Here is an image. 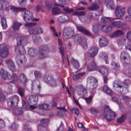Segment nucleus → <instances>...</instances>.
I'll use <instances>...</instances> for the list:
<instances>
[{
	"label": "nucleus",
	"mask_w": 131,
	"mask_h": 131,
	"mask_svg": "<svg viewBox=\"0 0 131 131\" xmlns=\"http://www.w3.org/2000/svg\"><path fill=\"white\" fill-rule=\"evenodd\" d=\"M27 37L23 36H19L17 37V45L15 48V52L18 53H24L25 50L23 45H25L27 43Z\"/></svg>",
	"instance_id": "f257e3e1"
},
{
	"label": "nucleus",
	"mask_w": 131,
	"mask_h": 131,
	"mask_svg": "<svg viewBox=\"0 0 131 131\" xmlns=\"http://www.w3.org/2000/svg\"><path fill=\"white\" fill-rule=\"evenodd\" d=\"M103 116L108 122L112 121L116 117L115 113L110 109L108 105L104 106Z\"/></svg>",
	"instance_id": "f03ea898"
},
{
	"label": "nucleus",
	"mask_w": 131,
	"mask_h": 131,
	"mask_svg": "<svg viewBox=\"0 0 131 131\" xmlns=\"http://www.w3.org/2000/svg\"><path fill=\"white\" fill-rule=\"evenodd\" d=\"M123 83L119 81H115L113 84V87L115 90L119 93H122L124 89L126 90L124 88L123 85Z\"/></svg>",
	"instance_id": "7ed1b4c3"
},
{
	"label": "nucleus",
	"mask_w": 131,
	"mask_h": 131,
	"mask_svg": "<svg viewBox=\"0 0 131 131\" xmlns=\"http://www.w3.org/2000/svg\"><path fill=\"white\" fill-rule=\"evenodd\" d=\"M19 101L18 97L17 95H14L9 98L7 102V104L9 107H12L14 105H17Z\"/></svg>",
	"instance_id": "20e7f679"
},
{
	"label": "nucleus",
	"mask_w": 131,
	"mask_h": 131,
	"mask_svg": "<svg viewBox=\"0 0 131 131\" xmlns=\"http://www.w3.org/2000/svg\"><path fill=\"white\" fill-rule=\"evenodd\" d=\"M0 56L5 58L8 56L9 54L8 49L6 45L2 44L0 45Z\"/></svg>",
	"instance_id": "39448f33"
},
{
	"label": "nucleus",
	"mask_w": 131,
	"mask_h": 131,
	"mask_svg": "<svg viewBox=\"0 0 131 131\" xmlns=\"http://www.w3.org/2000/svg\"><path fill=\"white\" fill-rule=\"evenodd\" d=\"M49 120L48 119H43L40 121V124L38 125V131L40 130H44V129H46V127L49 122Z\"/></svg>",
	"instance_id": "423d86ee"
},
{
	"label": "nucleus",
	"mask_w": 131,
	"mask_h": 131,
	"mask_svg": "<svg viewBox=\"0 0 131 131\" xmlns=\"http://www.w3.org/2000/svg\"><path fill=\"white\" fill-rule=\"evenodd\" d=\"M22 15L24 20L25 21L31 19L33 17L32 12L28 11H23Z\"/></svg>",
	"instance_id": "0eeeda50"
},
{
	"label": "nucleus",
	"mask_w": 131,
	"mask_h": 131,
	"mask_svg": "<svg viewBox=\"0 0 131 131\" xmlns=\"http://www.w3.org/2000/svg\"><path fill=\"white\" fill-rule=\"evenodd\" d=\"M125 9L124 7H122L120 6H118L116 8L115 15L118 17L119 18L122 16L125 12Z\"/></svg>",
	"instance_id": "6e6552de"
},
{
	"label": "nucleus",
	"mask_w": 131,
	"mask_h": 131,
	"mask_svg": "<svg viewBox=\"0 0 131 131\" xmlns=\"http://www.w3.org/2000/svg\"><path fill=\"white\" fill-rule=\"evenodd\" d=\"M128 56V53L124 51L122 52L120 56L121 60L126 64L129 63L130 62V60L127 58Z\"/></svg>",
	"instance_id": "1a4fd4ad"
},
{
	"label": "nucleus",
	"mask_w": 131,
	"mask_h": 131,
	"mask_svg": "<svg viewBox=\"0 0 131 131\" xmlns=\"http://www.w3.org/2000/svg\"><path fill=\"white\" fill-rule=\"evenodd\" d=\"M63 34L67 38H70L72 37L73 35V31L68 28H65L63 30Z\"/></svg>",
	"instance_id": "9d476101"
},
{
	"label": "nucleus",
	"mask_w": 131,
	"mask_h": 131,
	"mask_svg": "<svg viewBox=\"0 0 131 131\" xmlns=\"http://www.w3.org/2000/svg\"><path fill=\"white\" fill-rule=\"evenodd\" d=\"M111 26L112 27V28H115L117 29H119L123 26V24L122 22L119 21H115L113 22L111 24Z\"/></svg>",
	"instance_id": "9b49d317"
},
{
	"label": "nucleus",
	"mask_w": 131,
	"mask_h": 131,
	"mask_svg": "<svg viewBox=\"0 0 131 131\" xmlns=\"http://www.w3.org/2000/svg\"><path fill=\"white\" fill-rule=\"evenodd\" d=\"M9 7L8 3L5 0L0 1V9L4 10Z\"/></svg>",
	"instance_id": "f8f14e48"
},
{
	"label": "nucleus",
	"mask_w": 131,
	"mask_h": 131,
	"mask_svg": "<svg viewBox=\"0 0 131 131\" xmlns=\"http://www.w3.org/2000/svg\"><path fill=\"white\" fill-rule=\"evenodd\" d=\"M77 29L79 31L82 32L86 35L88 36H91V34L89 31L83 27L78 26L77 27Z\"/></svg>",
	"instance_id": "ddd939ff"
},
{
	"label": "nucleus",
	"mask_w": 131,
	"mask_h": 131,
	"mask_svg": "<svg viewBox=\"0 0 131 131\" xmlns=\"http://www.w3.org/2000/svg\"><path fill=\"white\" fill-rule=\"evenodd\" d=\"M88 81H89L92 86V88L94 89L96 88L97 86V80L96 78L93 77H90L88 79Z\"/></svg>",
	"instance_id": "4468645a"
},
{
	"label": "nucleus",
	"mask_w": 131,
	"mask_h": 131,
	"mask_svg": "<svg viewBox=\"0 0 131 131\" xmlns=\"http://www.w3.org/2000/svg\"><path fill=\"white\" fill-rule=\"evenodd\" d=\"M99 71L104 75H107L108 73V69L105 66H101L98 68Z\"/></svg>",
	"instance_id": "2eb2a0df"
},
{
	"label": "nucleus",
	"mask_w": 131,
	"mask_h": 131,
	"mask_svg": "<svg viewBox=\"0 0 131 131\" xmlns=\"http://www.w3.org/2000/svg\"><path fill=\"white\" fill-rule=\"evenodd\" d=\"M100 45L102 46H107L108 43V41L107 39L104 37H103L100 39L99 41Z\"/></svg>",
	"instance_id": "dca6fc26"
},
{
	"label": "nucleus",
	"mask_w": 131,
	"mask_h": 131,
	"mask_svg": "<svg viewBox=\"0 0 131 131\" xmlns=\"http://www.w3.org/2000/svg\"><path fill=\"white\" fill-rule=\"evenodd\" d=\"M98 49L96 47H92L91 49V52L88 54L89 56L91 57H94L97 54Z\"/></svg>",
	"instance_id": "f3484780"
},
{
	"label": "nucleus",
	"mask_w": 131,
	"mask_h": 131,
	"mask_svg": "<svg viewBox=\"0 0 131 131\" xmlns=\"http://www.w3.org/2000/svg\"><path fill=\"white\" fill-rule=\"evenodd\" d=\"M100 27V25L99 23H94L92 25V30L96 33H98L99 29Z\"/></svg>",
	"instance_id": "a211bd4d"
},
{
	"label": "nucleus",
	"mask_w": 131,
	"mask_h": 131,
	"mask_svg": "<svg viewBox=\"0 0 131 131\" xmlns=\"http://www.w3.org/2000/svg\"><path fill=\"white\" fill-rule=\"evenodd\" d=\"M105 3L107 7L111 9H114L115 7L112 0H106Z\"/></svg>",
	"instance_id": "6ab92c4d"
},
{
	"label": "nucleus",
	"mask_w": 131,
	"mask_h": 131,
	"mask_svg": "<svg viewBox=\"0 0 131 131\" xmlns=\"http://www.w3.org/2000/svg\"><path fill=\"white\" fill-rule=\"evenodd\" d=\"M85 74V73H79L75 75H73L72 76L73 79L75 80L81 79L84 76Z\"/></svg>",
	"instance_id": "aec40b11"
},
{
	"label": "nucleus",
	"mask_w": 131,
	"mask_h": 131,
	"mask_svg": "<svg viewBox=\"0 0 131 131\" xmlns=\"http://www.w3.org/2000/svg\"><path fill=\"white\" fill-rule=\"evenodd\" d=\"M7 72L3 69H1L0 72V76L1 78L4 80L7 77Z\"/></svg>",
	"instance_id": "412c9836"
},
{
	"label": "nucleus",
	"mask_w": 131,
	"mask_h": 131,
	"mask_svg": "<svg viewBox=\"0 0 131 131\" xmlns=\"http://www.w3.org/2000/svg\"><path fill=\"white\" fill-rule=\"evenodd\" d=\"M53 14L57 15L61 13V11L60 8L58 7H54L51 10Z\"/></svg>",
	"instance_id": "4be33fe9"
},
{
	"label": "nucleus",
	"mask_w": 131,
	"mask_h": 131,
	"mask_svg": "<svg viewBox=\"0 0 131 131\" xmlns=\"http://www.w3.org/2000/svg\"><path fill=\"white\" fill-rule=\"evenodd\" d=\"M19 80L22 84H25L27 82V78L25 74L23 73L21 74L19 77Z\"/></svg>",
	"instance_id": "5701e85b"
},
{
	"label": "nucleus",
	"mask_w": 131,
	"mask_h": 131,
	"mask_svg": "<svg viewBox=\"0 0 131 131\" xmlns=\"http://www.w3.org/2000/svg\"><path fill=\"white\" fill-rule=\"evenodd\" d=\"M103 90L107 94L112 95L113 93L111 90L109 89L107 86L105 85L103 88Z\"/></svg>",
	"instance_id": "b1692460"
},
{
	"label": "nucleus",
	"mask_w": 131,
	"mask_h": 131,
	"mask_svg": "<svg viewBox=\"0 0 131 131\" xmlns=\"http://www.w3.org/2000/svg\"><path fill=\"white\" fill-rule=\"evenodd\" d=\"M102 29L103 31L105 32H108L111 31V29H113L111 25L108 26L103 25L102 26Z\"/></svg>",
	"instance_id": "393cba45"
},
{
	"label": "nucleus",
	"mask_w": 131,
	"mask_h": 131,
	"mask_svg": "<svg viewBox=\"0 0 131 131\" xmlns=\"http://www.w3.org/2000/svg\"><path fill=\"white\" fill-rule=\"evenodd\" d=\"M123 34V32L122 31L117 30L114 32L110 36L111 37H115L118 36H121Z\"/></svg>",
	"instance_id": "a878e982"
},
{
	"label": "nucleus",
	"mask_w": 131,
	"mask_h": 131,
	"mask_svg": "<svg viewBox=\"0 0 131 131\" xmlns=\"http://www.w3.org/2000/svg\"><path fill=\"white\" fill-rule=\"evenodd\" d=\"M96 69V66L93 61L91 62L88 67V70L89 71L95 70Z\"/></svg>",
	"instance_id": "bb28decb"
},
{
	"label": "nucleus",
	"mask_w": 131,
	"mask_h": 131,
	"mask_svg": "<svg viewBox=\"0 0 131 131\" xmlns=\"http://www.w3.org/2000/svg\"><path fill=\"white\" fill-rule=\"evenodd\" d=\"M76 89L77 90H82L84 93H83V94L84 96L85 95L87 94V91L81 85H77L76 86Z\"/></svg>",
	"instance_id": "cd10ccee"
},
{
	"label": "nucleus",
	"mask_w": 131,
	"mask_h": 131,
	"mask_svg": "<svg viewBox=\"0 0 131 131\" xmlns=\"http://www.w3.org/2000/svg\"><path fill=\"white\" fill-rule=\"evenodd\" d=\"M21 25L22 24L16 21L15 22L13 23L12 28L14 30H18Z\"/></svg>",
	"instance_id": "c85d7f7f"
},
{
	"label": "nucleus",
	"mask_w": 131,
	"mask_h": 131,
	"mask_svg": "<svg viewBox=\"0 0 131 131\" xmlns=\"http://www.w3.org/2000/svg\"><path fill=\"white\" fill-rule=\"evenodd\" d=\"M1 24L3 29H5L7 27V25L6 19L4 17H2L1 18Z\"/></svg>",
	"instance_id": "c756f323"
},
{
	"label": "nucleus",
	"mask_w": 131,
	"mask_h": 131,
	"mask_svg": "<svg viewBox=\"0 0 131 131\" xmlns=\"http://www.w3.org/2000/svg\"><path fill=\"white\" fill-rule=\"evenodd\" d=\"M81 44L83 49L85 50L86 49L88 48V44L85 38L83 37V39L81 43Z\"/></svg>",
	"instance_id": "7c9ffc66"
},
{
	"label": "nucleus",
	"mask_w": 131,
	"mask_h": 131,
	"mask_svg": "<svg viewBox=\"0 0 131 131\" xmlns=\"http://www.w3.org/2000/svg\"><path fill=\"white\" fill-rule=\"evenodd\" d=\"M88 8L89 9L91 10H95L99 8V6L96 3H93L91 6L89 7H88Z\"/></svg>",
	"instance_id": "2f4dec72"
},
{
	"label": "nucleus",
	"mask_w": 131,
	"mask_h": 131,
	"mask_svg": "<svg viewBox=\"0 0 131 131\" xmlns=\"http://www.w3.org/2000/svg\"><path fill=\"white\" fill-rule=\"evenodd\" d=\"M71 62L72 64L76 69H78L79 68V64L77 60L72 58L71 59Z\"/></svg>",
	"instance_id": "473e14b6"
},
{
	"label": "nucleus",
	"mask_w": 131,
	"mask_h": 131,
	"mask_svg": "<svg viewBox=\"0 0 131 131\" xmlns=\"http://www.w3.org/2000/svg\"><path fill=\"white\" fill-rule=\"evenodd\" d=\"M10 7V10L13 12L16 11H23L26 9L25 8H16L15 7L13 6Z\"/></svg>",
	"instance_id": "72a5a7b5"
},
{
	"label": "nucleus",
	"mask_w": 131,
	"mask_h": 131,
	"mask_svg": "<svg viewBox=\"0 0 131 131\" xmlns=\"http://www.w3.org/2000/svg\"><path fill=\"white\" fill-rule=\"evenodd\" d=\"M29 54L31 57H34L36 55L37 52L36 50L34 49L30 48L28 51Z\"/></svg>",
	"instance_id": "f704fd0d"
},
{
	"label": "nucleus",
	"mask_w": 131,
	"mask_h": 131,
	"mask_svg": "<svg viewBox=\"0 0 131 131\" xmlns=\"http://www.w3.org/2000/svg\"><path fill=\"white\" fill-rule=\"evenodd\" d=\"M39 57L41 59L45 58L46 56L45 54V51L40 49H39L38 53Z\"/></svg>",
	"instance_id": "c9c22d12"
},
{
	"label": "nucleus",
	"mask_w": 131,
	"mask_h": 131,
	"mask_svg": "<svg viewBox=\"0 0 131 131\" xmlns=\"http://www.w3.org/2000/svg\"><path fill=\"white\" fill-rule=\"evenodd\" d=\"M11 79L12 82L15 83L18 81V77L17 75L15 73H13L11 76Z\"/></svg>",
	"instance_id": "e433bc0d"
},
{
	"label": "nucleus",
	"mask_w": 131,
	"mask_h": 131,
	"mask_svg": "<svg viewBox=\"0 0 131 131\" xmlns=\"http://www.w3.org/2000/svg\"><path fill=\"white\" fill-rule=\"evenodd\" d=\"M126 118V115H123L117 119V122L118 123H121L124 122Z\"/></svg>",
	"instance_id": "4c0bfd02"
},
{
	"label": "nucleus",
	"mask_w": 131,
	"mask_h": 131,
	"mask_svg": "<svg viewBox=\"0 0 131 131\" xmlns=\"http://www.w3.org/2000/svg\"><path fill=\"white\" fill-rule=\"evenodd\" d=\"M28 32L31 34H37L38 33V29L36 28H29L28 29Z\"/></svg>",
	"instance_id": "58836bf2"
},
{
	"label": "nucleus",
	"mask_w": 131,
	"mask_h": 131,
	"mask_svg": "<svg viewBox=\"0 0 131 131\" xmlns=\"http://www.w3.org/2000/svg\"><path fill=\"white\" fill-rule=\"evenodd\" d=\"M111 65L112 68L118 70L120 68V66L119 63L114 61L112 62Z\"/></svg>",
	"instance_id": "ea45409f"
},
{
	"label": "nucleus",
	"mask_w": 131,
	"mask_h": 131,
	"mask_svg": "<svg viewBox=\"0 0 131 131\" xmlns=\"http://www.w3.org/2000/svg\"><path fill=\"white\" fill-rule=\"evenodd\" d=\"M39 107L40 109L45 110H48L50 109L49 105L46 104H43L40 105Z\"/></svg>",
	"instance_id": "a19ab883"
},
{
	"label": "nucleus",
	"mask_w": 131,
	"mask_h": 131,
	"mask_svg": "<svg viewBox=\"0 0 131 131\" xmlns=\"http://www.w3.org/2000/svg\"><path fill=\"white\" fill-rule=\"evenodd\" d=\"M83 38L80 35H75L74 37V40L75 42H80L83 39Z\"/></svg>",
	"instance_id": "79ce46f5"
},
{
	"label": "nucleus",
	"mask_w": 131,
	"mask_h": 131,
	"mask_svg": "<svg viewBox=\"0 0 131 131\" xmlns=\"http://www.w3.org/2000/svg\"><path fill=\"white\" fill-rule=\"evenodd\" d=\"M44 79L46 82L49 84L53 79L51 76L46 75L44 77Z\"/></svg>",
	"instance_id": "37998d69"
},
{
	"label": "nucleus",
	"mask_w": 131,
	"mask_h": 131,
	"mask_svg": "<svg viewBox=\"0 0 131 131\" xmlns=\"http://www.w3.org/2000/svg\"><path fill=\"white\" fill-rule=\"evenodd\" d=\"M100 56L101 58H104V59L105 62L107 64L108 63V62L107 60L108 57L105 53H101L100 54Z\"/></svg>",
	"instance_id": "c03bdc74"
},
{
	"label": "nucleus",
	"mask_w": 131,
	"mask_h": 131,
	"mask_svg": "<svg viewBox=\"0 0 131 131\" xmlns=\"http://www.w3.org/2000/svg\"><path fill=\"white\" fill-rule=\"evenodd\" d=\"M85 14V12L84 11H75L73 13V15H76L79 16L84 15Z\"/></svg>",
	"instance_id": "a18cd8bd"
},
{
	"label": "nucleus",
	"mask_w": 131,
	"mask_h": 131,
	"mask_svg": "<svg viewBox=\"0 0 131 131\" xmlns=\"http://www.w3.org/2000/svg\"><path fill=\"white\" fill-rule=\"evenodd\" d=\"M38 98L37 96L35 95H31L30 96L28 99V102H30L31 100H32L34 101H36L37 100Z\"/></svg>",
	"instance_id": "49530a36"
},
{
	"label": "nucleus",
	"mask_w": 131,
	"mask_h": 131,
	"mask_svg": "<svg viewBox=\"0 0 131 131\" xmlns=\"http://www.w3.org/2000/svg\"><path fill=\"white\" fill-rule=\"evenodd\" d=\"M101 20V21L103 23H105L107 22L110 23L111 22V18H110L104 17L102 18Z\"/></svg>",
	"instance_id": "de8ad7c7"
},
{
	"label": "nucleus",
	"mask_w": 131,
	"mask_h": 131,
	"mask_svg": "<svg viewBox=\"0 0 131 131\" xmlns=\"http://www.w3.org/2000/svg\"><path fill=\"white\" fill-rule=\"evenodd\" d=\"M89 110L91 113L95 115L98 113L99 112V110L97 109L92 107L90 108Z\"/></svg>",
	"instance_id": "09e8293b"
},
{
	"label": "nucleus",
	"mask_w": 131,
	"mask_h": 131,
	"mask_svg": "<svg viewBox=\"0 0 131 131\" xmlns=\"http://www.w3.org/2000/svg\"><path fill=\"white\" fill-rule=\"evenodd\" d=\"M34 74L36 78L37 79H39L41 76V74L40 72L38 71H36L34 72Z\"/></svg>",
	"instance_id": "8fccbe9b"
},
{
	"label": "nucleus",
	"mask_w": 131,
	"mask_h": 131,
	"mask_svg": "<svg viewBox=\"0 0 131 131\" xmlns=\"http://www.w3.org/2000/svg\"><path fill=\"white\" fill-rule=\"evenodd\" d=\"M122 99L126 103L130 102V99L129 97L126 96H123Z\"/></svg>",
	"instance_id": "3c124183"
},
{
	"label": "nucleus",
	"mask_w": 131,
	"mask_h": 131,
	"mask_svg": "<svg viewBox=\"0 0 131 131\" xmlns=\"http://www.w3.org/2000/svg\"><path fill=\"white\" fill-rule=\"evenodd\" d=\"M37 24L36 23H27L24 24V25L26 27H30L31 26L36 25Z\"/></svg>",
	"instance_id": "603ef678"
},
{
	"label": "nucleus",
	"mask_w": 131,
	"mask_h": 131,
	"mask_svg": "<svg viewBox=\"0 0 131 131\" xmlns=\"http://www.w3.org/2000/svg\"><path fill=\"white\" fill-rule=\"evenodd\" d=\"M14 112L17 115H22L23 112L20 108H18L15 110Z\"/></svg>",
	"instance_id": "864d4df0"
},
{
	"label": "nucleus",
	"mask_w": 131,
	"mask_h": 131,
	"mask_svg": "<svg viewBox=\"0 0 131 131\" xmlns=\"http://www.w3.org/2000/svg\"><path fill=\"white\" fill-rule=\"evenodd\" d=\"M21 57L19 56H17L16 57V59L17 63L20 64L23 63V61L21 59Z\"/></svg>",
	"instance_id": "5fc2aeb1"
},
{
	"label": "nucleus",
	"mask_w": 131,
	"mask_h": 131,
	"mask_svg": "<svg viewBox=\"0 0 131 131\" xmlns=\"http://www.w3.org/2000/svg\"><path fill=\"white\" fill-rule=\"evenodd\" d=\"M111 99L113 101L119 105L121 103L120 101L118 100L117 97L116 96H114L112 97Z\"/></svg>",
	"instance_id": "6e6d98bb"
},
{
	"label": "nucleus",
	"mask_w": 131,
	"mask_h": 131,
	"mask_svg": "<svg viewBox=\"0 0 131 131\" xmlns=\"http://www.w3.org/2000/svg\"><path fill=\"white\" fill-rule=\"evenodd\" d=\"M22 108L23 109H27L29 107L28 105L24 101H22Z\"/></svg>",
	"instance_id": "4d7b16f0"
},
{
	"label": "nucleus",
	"mask_w": 131,
	"mask_h": 131,
	"mask_svg": "<svg viewBox=\"0 0 131 131\" xmlns=\"http://www.w3.org/2000/svg\"><path fill=\"white\" fill-rule=\"evenodd\" d=\"M45 4L46 6L49 9L53 6V4L51 2H45Z\"/></svg>",
	"instance_id": "13d9d810"
},
{
	"label": "nucleus",
	"mask_w": 131,
	"mask_h": 131,
	"mask_svg": "<svg viewBox=\"0 0 131 131\" xmlns=\"http://www.w3.org/2000/svg\"><path fill=\"white\" fill-rule=\"evenodd\" d=\"M63 10L67 13H69L73 11L72 8H64Z\"/></svg>",
	"instance_id": "bf43d9fd"
},
{
	"label": "nucleus",
	"mask_w": 131,
	"mask_h": 131,
	"mask_svg": "<svg viewBox=\"0 0 131 131\" xmlns=\"http://www.w3.org/2000/svg\"><path fill=\"white\" fill-rule=\"evenodd\" d=\"M6 63L8 65V67H9L10 66H11L12 64L13 65L14 64L12 60L10 59L7 60L6 61Z\"/></svg>",
	"instance_id": "052dcab7"
},
{
	"label": "nucleus",
	"mask_w": 131,
	"mask_h": 131,
	"mask_svg": "<svg viewBox=\"0 0 131 131\" xmlns=\"http://www.w3.org/2000/svg\"><path fill=\"white\" fill-rule=\"evenodd\" d=\"M24 90L21 88H19L18 90V93L21 96H23L24 94Z\"/></svg>",
	"instance_id": "680f3d73"
},
{
	"label": "nucleus",
	"mask_w": 131,
	"mask_h": 131,
	"mask_svg": "<svg viewBox=\"0 0 131 131\" xmlns=\"http://www.w3.org/2000/svg\"><path fill=\"white\" fill-rule=\"evenodd\" d=\"M17 127V125L16 124L13 123L12 125L10 126L9 128L10 130H15Z\"/></svg>",
	"instance_id": "e2e57ef3"
},
{
	"label": "nucleus",
	"mask_w": 131,
	"mask_h": 131,
	"mask_svg": "<svg viewBox=\"0 0 131 131\" xmlns=\"http://www.w3.org/2000/svg\"><path fill=\"white\" fill-rule=\"evenodd\" d=\"M51 86H54L57 85L56 81L55 79H53L49 83Z\"/></svg>",
	"instance_id": "0e129e2a"
},
{
	"label": "nucleus",
	"mask_w": 131,
	"mask_h": 131,
	"mask_svg": "<svg viewBox=\"0 0 131 131\" xmlns=\"http://www.w3.org/2000/svg\"><path fill=\"white\" fill-rule=\"evenodd\" d=\"M5 126V123L3 120L0 119V129L4 127Z\"/></svg>",
	"instance_id": "69168bd1"
},
{
	"label": "nucleus",
	"mask_w": 131,
	"mask_h": 131,
	"mask_svg": "<svg viewBox=\"0 0 131 131\" xmlns=\"http://www.w3.org/2000/svg\"><path fill=\"white\" fill-rule=\"evenodd\" d=\"M92 97V96H90L89 97L87 98H84V99L85 100L86 103L88 104H89L91 102Z\"/></svg>",
	"instance_id": "338daca9"
},
{
	"label": "nucleus",
	"mask_w": 131,
	"mask_h": 131,
	"mask_svg": "<svg viewBox=\"0 0 131 131\" xmlns=\"http://www.w3.org/2000/svg\"><path fill=\"white\" fill-rule=\"evenodd\" d=\"M19 3L20 5L23 6L26 4V0H18Z\"/></svg>",
	"instance_id": "774afa93"
}]
</instances>
